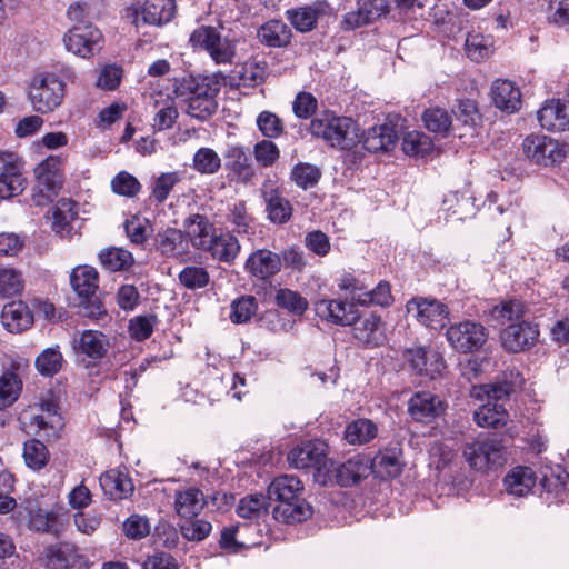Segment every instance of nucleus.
I'll return each mask as SVG.
<instances>
[{"instance_id": "nucleus-16", "label": "nucleus", "mask_w": 569, "mask_h": 569, "mask_svg": "<svg viewBox=\"0 0 569 569\" xmlns=\"http://www.w3.org/2000/svg\"><path fill=\"white\" fill-rule=\"evenodd\" d=\"M110 347L109 338L99 330H83L73 340V350L77 356L82 357L86 367L96 365L108 353Z\"/></svg>"}, {"instance_id": "nucleus-44", "label": "nucleus", "mask_w": 569, "mask_h": 569, "mask_svg": "<svg viewBox=\"0 0 569 569\" xmlns=\"http://www.w3.org/2000/svg\"><path fill=\"white\" fill-rule=\"evenodd\" d=\"M22 457L26 466L33 471L42 470L50 461L47 446L38 439H29L23 443Z\"/></svg>"}, {"instance_id": "nucleus-58", "label": "nucleus", "mask_w": 569, "mask_h": 569, "mask_svg": "<svg viewBox=\"0 0 569 569\" xmlns=\"http://www.w3.org/2000/svg\"><path fill=\"white\" fill-rule=\"evenodd\" d=\"M207 53L217 64H230L236 57V41L219 33Z\"/></svg>"}, {"instance_id": "nucleus-23", "label": "nucleus", "mask_w": 569, "mask_h": 569, "mask_svg": "<svg viewBox=\"0 0 569 569\" xmlns=\"http://www.w3.org/2000/svg\"><path fill=\"white\" fill-rule=\"evenodd\" d=\"M315 310L319 318L337 326H349L357 318L355 303L339 299H321L315 303Z\"/></svg>"}, {"instance_id": "nucleus-47", "label": "nucleus", "mask_w": 569, "mask_h": 569, "mask_svg": "<svg viewBox=\"0 0 569 569\" xmlns=\"http://www.w3.org/2000/svg\"><path fill=\"white\" fill-rule=\"evenodd\" d=\"M274 302L279 308L297 316L303 315L309 307L305 297L288 288H280L276 291Z\"/></svg>"}, {"instance_id": "nucleus-17", "label": "nucleus", "mask_w": 569, "mask_h": 569, "mask_svg": "<svg viewBox=\"0 0 569 569\" xmlns=\"http://www.w3.org/2000/svg\"><path fill=\"white\" fill-rule=\"evenodd\" d=\"M371 458L355 455L345 462L332 465L330 478L340 487H352L370 475Z\"/></svg>"}, {"instance_id": "nucleus-13", "label": "nucleus", "mask_w": 569, "mask_h": 569, "mask_svg": "<svg viewBox=\"0 0 569 569\" xmlns=\"http://www.w3.org/2000/svg\"><path fill=\"white\" fill-rule=\"evenodd\" d=\"M28 97L32 104L59 107L64 97V83L54 74L36 76L29 84Z\"/></svg>"}, {"instance_id": "nucleus-53", "label": "nucleus", "mask_w": 569, "mask_h": 569, "mask_svg": "<svg viewBox=\"0 0 569 569\" xmlns=\"http://www.w3.org/2000/svg\"><path fill=\"white\" fill-rule=\"evenodd\" d=\"M268 497L263 495H248L240 499L237 506V513L244 519H259L267 513Z\"/></svg>"}, {"instance_id": "nucleus-30", "label": "nucleus", "mask_w": 569, "mask_h": 569, "mask_svg": "<svg viewBox=\"0 0 569 569\" xmlns=\"http://www.w3.org/2000/svg\"><path fill=\"white\" fill-rule=\"evenodd\" d=\"M240 250L241 246L238 238L227 232L220 234L216 233L208 244V248L203 251L210 253V256L219 262L232 263L239 256Z\"/></svg>"}, {"instance_id": "nucleus-26", "label": "nucleus", "mask_w": 569, "mask_h": 569, "mask_svg": "<svg viewBox=\"0 0 569 569\" xmlns=\"http://www.w3.org/2000/svg\"><path fill=\"white\" fill-rule=\"evenodd\" d=\"M329 8L326 1H316L310 6L287 10L286 18L297 31L309 32L317 27L319 17L327 13Z\"/></svg>"}, {"instance_id": "nucleus-59", "label": "nucleus", "mask_w": 569, "mask_h": 569, "mask_svg": "<svg viewBox=\"0 0 569 569\" xmlns=\"http://www.w3.org/2000/svg\"><path fill=\"white\" fill-rule=\"evenodd\" d=\"M193 169L202 174H213L221 167L218 153L210 148H200L193 156Z\"/></svg>"}, {"instance_id": "nucleus-40", "label": "nucleus", "mask_w": 569, "mask_h": 569, "mask_svg": "<svg viewBox=\"0 0 569 569\" xmlns=\"http://www.w3.org/2000/svg\"><path fill=\"white\" fill-rule=\"evenodd\" d=\"M99 262L110 272L126 271L134 262L132 253L126 249L110 247L99 252Z\"/></svg>"}, {"instance_id": "nucleus-18", "label": "nucleus", "mask_w": 569, "mask_h": 569, "mask_svg": "<svg viewBox=\"0 0 569 569\" xmlns=\"http://www.w3.org/2000/svg\"><path fill=\"white\" fill-rule=\"evenodd\" d=\"M539 333L537 325L521 321L502 329L500 339L505 350L516 353L533 347L538 341Z\"/></svg>"}, {"instance_id": "nucleus-48", "label": "nucleus", "mask_w": 569, "mask_h": 569, "mask_svg": "<svg viewBox=\"0 0 569 569\" xmlns=\"http://www.w3.org/2000/svg\"><path fill=\"white\" fill-rule=\"evenodd\" d=\"M537 119L548 131L569 130V109H538Z\"/></svg>"}, {"instance_id": "nucleus-41", "label": "nucleus", "mask_w": 569, "mask_h": 569, "mask_svg": "<svg viewBox=\"0 0 569 569\" xmlns=\"http://www.w3.org/2000/svg\"><path fill=\"white\" fill-rule=\"evenodd\" d=\"M77 203L71 199H60L52 211V230L56 233H69L71 222L77 218Z\"/></svg>"}, {"instance_id": "nucleus-43", "label": "nucleus", "mask_w": 569, "mask_h": 569, "mask_svg": "<svg viewBox=\"0 0 569 569\" xmlns=\"http://www.w3.org/2000/svg\"><path fill=\"white\" fill-rule=\"evenodd\" d=\"M267 62L256 58L244 61L237 71V87H256L263 82L267 76Z\"/></svg>"}, {"instance_id": "nucleus-49", "label": "nucleus", "mask_w": 569, "mask_h": 569, "mask_svg": "<svg viewBox=\"0 0 569 569\" xmlns=\"http://www.w3.org/2000/svg\"><path fill=\"white\" fill-rule=\"evenodd\" d=\"M181 181L179 171L162 172L153 181L150 199L157 204H162L169 197L170 192Z\"/></svg>"}, {"instance_id": "nucleus-51", "label": "nucleus", "mask_w": 569, "mask_h": 569, "mask_svg": "<svg viewBox=\"0 0 569 569\" xmlns=\"http://www.w3.org/2000/svg\"><path fill=\"white\" fill-rule=\"evenodd\" d=\"M393 302L391 295V287L389 282L382 280L373 289L358 295L356 303L361 306L377 305L381 307H389Z\"/></svg>"}, {"instance_id": "nucleus-28", "label": "nucleus", "mask_w": 569, "mask_h": 569, "mask_svg": "<svg viewBox=\"0 0 569 569\" xmlns=\"http://www.w3.org/2000/svg\"><path fill=\"white\" fill-rule=\"evenodd\" d=\"M1 321L8 331L19 333L31 327L33 313L26 302L11 301L2 309Z\"/></svg>"}, {"instance_id": "nucleus-45", "label": "nucleus", "mask_w": 569, "mask_h": 569, "mask_svg": "<svg viewBox=\"0 0 569 569\" xmlns=\"http://www.w3.org/2000/svg\"><path fill=\"white\" fill-rule=\"evenodd\" d=\"M377 426L369 419H357L345 430V439L350 445H363L377 436Z\"/></svg>"}, {"instance_id": "nucleus-56", "label": "nucleus", "mask_w": 569, "mask_h": 569, "mask_svg": "<svg viewBox=\"0 0 569 569\" xmlns=\"http://www.w3.org/2000/svg\"><path fill=\"white\" fill-rule=\"evenodd\" d=\"M157 323L158 317L154 313L136 316L129 321L130 337L139 342L144 341L151 337Z\"/></svg>"}, {"instance_id": "nucleus-62", "label": "nucleus", "mask_w": 569, "mask_h": 569, "mask_svg": "<svg viewBox=\"0 0 569 569\" xmlns=\"http://www.w3.org/2000/svg\"><path fill=\"white\" fill-rule=\"evenodd\" d=\"M62 365V355L56 348L43 350L36 359L37 370L47 377L56 375Z\"/></svg>"}, {"instance_id": "nucleus-1", "label": "nucleus", "mask_w": 569, "mask_h": 569, "mask_svg": "<svg viewBox=\"0 0 569 569\" xmlns=\"http://www.w3.org/2000/svg\"><path fill=\"white\" fill-rule=\"evenodd\" d=\"M219 83L213 78H186L180 82L157 83L143 94L144 103L152 107H174L213 99L219 90Z\"/></svg>"}, {"instance_id": "nucleus-11", "label": "nucleus", "mask_w": 569, "mask_h": 569, "mask_svg": "<svg viewBox=\"0 0 569 569\" xmlns=\"http://www.w3.org/2000/svg\"><path fill=\"white\" fill-rule=\"evenodd\" d=\"M34 173L37 183L33 189L32 200L37 206H44L53 201L62 186L59 161L52 157L47 158L37 166Z\"/></svg>"}, {"instance_id": "nucleus-20", "label": "nucleus", "mask_w": 569, "mask_h": 569, "mask_svg": "<svg viewBox=\"0 0 569 569\" xmlns=\"http://www.w3.org/2000/svg\"><path fill=\"white\" fill-rule=\"evenodd\" d=\"M327 456V445L320 440L303 441L293 447L287 460L292 468H319Z\"/></svg>"}, {"instance_id": "nucleus-24", "label": "nucleus", "mask_w": 569, "mask_h": 569, "mask_svg": "<svg viewBox=\"0 0 569 569\" xmlns=\"http://www.w3.org/2000/svg\"><path fill=\"white\" fill-rule=\"evenodd\" d=\"M408 410L413 420L427 423L445 412L446 403L431 392H417L411 397Z\"/></svg>"}, {"instance_id": "nucleus-19", "label": "nucleus", "mask_w": 569, "mask_h": 569, "mask_svg": "<svg viewBox=\"0 0 569 569\" xmlns=\"http://www.w3.org/2000/svg\"><path fill=\"white\" fill-rule=\"evenodd\" d=\"M244 270L252 278L270 281L281 270V257L269 249H257L247 258Z\"/></svg>"}, {"instance_id": "nucleus-46", "label": "nucleus", "mask_w": 569, "mask_h": 569, "mask_svg": "<svg viewBox=\"0 0 569 569\" xmlns=\"http://www.w3.org/2000/svg\"><path fill=\"white\" fill-rule=\"evenodd\" d=\"M432 149V140L421 131H409L402 138V150L409 157H425Z\"/></svg>"}, {"instance_id": "nucleus-52", "label": "nucleus", "mask_w": 569, "mask_h": 569, "mask_svg": "<svg viewBox=\"0 0 569 569\" xmlns=\"http://www.w3.org/2000/svg\"><path fill=\"white\" fill-rule=\"evenodd\" d=\"M422 120L429 131L442 137L448 134L452 126V117L447 109H425Z\"/></svg>"}, {"instance_id": "nucleus-63", "label": "nucleus", "mask_w": 569, "mask_h": 569, "mask_svg": "<svg viewBox=\"0 0 569 569\" xmlns=\"http://www.w3.org/2000/svg\"><path fill=\"white\" fill-rule=\"evenodd\" d=\"M111 189L119 196L133 198L140 192L141 183L131 173L121 171L111 180Z\"/></svg>"}, {"instance_id": "nucleus-31", "label": "nucleus", "mask_w": 569, "mask_h": 569, "mask_svg": "<svg viewBox=\"0 0 569 569\" xmlns=\"http://www.w3.org/2000/svg\"><path fill=\"white\" fill-rule=\"evenodd\" d=\"M537 476L530 467L518 466L508 471L503 478L506 491L516 497L528 495L535 487Z\"/></svg>"}, {"instance_id": "nucleus-33", "label": "nucleus", "mask_w": 569, "mask_h": 569, "mask_svg": "<svg viewBox=\"0 0 569 569\" xmlns=\"http://www.w3.org/2000/svg\"><path fill=\"white\" fill-rule=\"evenodd\" d=\"M206 503L203 492L197 488H188L176 493L174 508L182 518L192 519L197 517Z\"/></svg>"}, {"instance_id": "nucleus-8", "label": "nucleus", "mask_w": 569, "mask_h": 569, "mask_svg": "<svg viewBox=\"0 0 569 569\" xmlns=\"http://www.w3.org/2000/svg\"><path fill=\"white\" fill-rule=\"evenodd\" d=\"M446 337L449 345L460 353H472L482 348L488 330L480 322L463 320L448 327Z\"/></svg>"}, {"instance_id": "nucleus-29", "label": "nucleus", "mask_w": 569, "mask_h": 569, "mask_svg": "<svg viewBox=\"0 0 569 569\" xmlns=\"http://www.w3.org/2000/svg\"><path fill=\"white\" fill-rule=\"evenodd\" d=\"M100 487L103 493L110 500H122L133 492L131 479L117 469H111L102 473L99 478Z\"/></svg>"}, {"instance_id": "nucleus-7", "label": "nucleus", "mask_w": 569, "mask_h": 569, "mask_svg": "<svg viewBox=\"0 0 569 569\" xmlns=\"http://www.w3.org/2000/svg\"><path fill=\"white\" fill-rule=\"evenodd\" d=\"M522 150L531 163L542 167L558 166L567 157L566 144L545 134L527 136L522 141Z\"/></svg>"}, {"instance_id": "nucleus-38", "label": "nucleus", "mask_w": 569, "mask_h": 569, "mask_svg": "<svg viewBox=\"0 0 569 569\" xmlns=\"http://www.w3.org/2000/svg\"><path fill=\"white\" fill-rule=\"evenodd\" d=\"M443 206L459 219L472 217L476 213L475 198L469 188L449 192L443 199Z\"/></svg>"}, {"instance_id": "nucleus-6", "label": "nucleus", "mask_w": 569, "mask_h": 569, "mask_svg": "<svg viewBox=\"0 0 569 569\" xmlns=\"http://www.w3.org/2000/svg\"><path fill=\"white\" fill-rule=\"evenodd\" d=\"M406 128V119L396 112L387 116L386 122L360 132V142L371 152H388L397 143L399 133Z\"/></svg>"}, {"instance_id": "nucleus-36", "label": "nucleus", "mask_w": 569, "mask_h": 569, "mask_svg": "<svg viewBox=\"0 0 569 569\" xmlns=\"http://www.w3.org/2000/svg\"><path fill=\"white\" fill-rule=\"evenodd\" d=\"M224 158L226 167L231 170L240 181L243 183H249L252 181L256 173L250 164L249 157L242 147H229Z\"/></svg>"}, {"instance_id": "nucleus-37", "label": "nucleus", "mask_w": 569, "mask_h": 569, "mask_svg": "<svg viewBox=\"0 0 569 569\" xmlns=\"http://www.w3.org/2000/svg\"><path fill=\"white\" fill-rule=\"evenodd\" d=\"M493 43L495 41L491 36L471 31L466 38V54L471 61L482 62L493 53Z\"/></svg>"}, {"instance_id": "nucleus-15", "label": "nucleus", "mask_w": 569, "mask_h": 569, "mask_svg": "<svg viewBox=\"0 0 569 569\" xmlns=\"http://www.w3.org/2000/svg\"><path fill=\"white\" fill-rule=\"evenodd\" d=\"M24 188L26 178L17 154L0 152V199L13 198Z\"/></svg>"}, {"instance_id": "nucleus-22", "label": "nucleus", "mask_w": 569, "mask_h": 569, "mask_svg": "<svg viewBox=\"0 0 569 569\" xmlns=\"http://www.w3.org/2000/svg\"><path fill=\"white\" fill-rule=\"evenodd\" d=\"M350 326H352L355 339L367 347H378L386 339L381 317L375 312L362 317L357 312V318Z\"/></svg>"}, {"instance_id": "nucleus-54", "label": "nucleus", "mask_w": 569, "mask_h": 569, "mask_svg": "<svg viewBox=\"0 0 569 569\" xmlns=\"http://www.w3.org/2000/svg\"><path fill=\"white\" fill-rule=\"evenodd\" d=\"M59 515L53 510L38 508L29 512V527L38 532H59Z\"/></svg>"}, {"instance_id": "nucleus-39", "label": "nucleus", "mask_w": 569, "mask_h": 569, "mask_svg": "<svg viewBox=\"0 0 569 569\" xmlns=\"http://www.w3.org/2000/svg\"><path fill=\"white\" fill-rule=\"evenodd\" d=\"M473 420L482 428H499L507 423L508 412L502 405L488 401L473 412Z\"/></svg>"}, {"instance_id": "nucleus-25", "label": "nucleus", "mask_w": 569, "mask_h": 569, "mask_svg": "<svg viewBox=\"0 0 569 569\" xmlns=\"http://www.w3.org/2000/svg\"><path fill=\"white\" fill-rule=\"evenodd\" d=\"M183 233L191 246L198 250H204L216 236V227L210 219L200 213H193L183 220Z\"/></svg>"}, {"instance_id": "nucleus-61", "label": "nucleus", "mask_w": 569, "mask_h": 569, "mask_svg": "<svg viewBox=\"0 0 569 569\" xmlns=\"http://www.w3.org/2000/svg\"><path fill=\"white\" fill-rule=\"evenodd\" d=\"M258 303L253 296H242L231 303L230 319L233 323H246L257 312Z\"/></svg>"}, {"instance_id": "nucleus-32", "label": "nucleus", "mask_w": 569, "mask_h": 569, "mask_svg": "<svg viewBox=\"0 0 569 569\" xmlns=\"http://www.w3.org/2000/svg\"><path fill=\"white\" fill-rule=\"evenodd\" d=\"M174 0H144L140 8L142 21L152 26L168 23L174 16Z\"/></svg>"}, {"instance_id": "nucleus-10", "label": "nucleus", "mask_w": 569, "mask_h": 569, "mask_svg": "<svg viewBox=\"0 0 569 569\" xmlns=\"http://www.w3.org/2000/svg\"><path fill=\"white\" fill-rule=\"evenodd\" d=\"M406 310L419 323L433 330L445 328L449 318L447 305L435 298L413 297L407 301Z\"/></svg>"}, {"instance_id": "nucleus-27", "label": "nucleus", "mask_w": 569, "mask_h": 569, "mask_svg": "<svg viewBox=\"0 0 569 569\" xmlns=\"http://www.w3.org/2000/svg\"><path fill=\"white\" fill-rule=\"evenodd\" d=\"M291 28L280 19H271L257 30L258 41L268 48H286L292 40Z\"/></svg>"}, {"instance_id": "nucleus-34", "label": "nucleus", "mask_w": 569, "mask_h": 569, "mask_svg": "<svg viewBox=\"0 0 569 569\" xmlns=\"http://www.w3.org/2000/svg\"><path fill=\"white\" fill-rule=\"evenodd\" d=\"M490 98L495 107H517L522 102L520 88L508 79H496L491 83Z\"/></svg>"}, {"instance_id": "nucleus-57", "label": "nucleus", "mask_w": 569, "mask_h": 569, "mask_svg": "<svg viewBox=\"0 0 569 569\" xmlns=\"http://www.w3.org/2000/svg\"><path fill=\"white\" fill-rule=\"evenodd\" d=\"M181 286L189 290H198L206 288L210 281V274L203 267L188 266L178 274Z\"/></svg>"}, {"instance_id": "nucleus-50", "label": "nucleus", "mask_w": 569, "mask_h": 569, "mask_svg": "<svg viewBox=\"0 0 569 569\" xmlns=\"http://www.w3.org/2000/svg\"><path fill=\"white\" fill-rule=\"evenodd\" d=\"M227 220L232 226L233 232L247 234L251 230L254 219L248 213L246 202L239 200L229 207Z\"/></svg>"}, {"instance_id": "nucleus-42", "label": "nucleus", "mask_w": 569, "mask_h": 569, "mask_svg": "<svg viewBox=\"0 0 569 569\" xmlns=\"http://www.w3.org/2000/svg\"><path fill=\"white\" fill-rule=\"evenodd\" d=\"M183 240V231L176 228H167L156 234L154 246L162 256L176 257L184 251L182 247Z\"/></svg>"}, {"instance_id": "nucleus-14", "label": "nucleus", "mask_w": 569, "mask_h": 569, "mask_svg": "<svg viewBox=\"0 0 569 569\" xmlns=\"http://www.w3.org/2000/svg\"><path fill=\"white\" fill-rule=\"evenodd\" d=\"M260 196L266 204L267 218L274 224L287 223L293 212L290 201L282 196L277 181L267 178L260 187Z\"/></svg>"}, {"instance_id": "nucleus-3", "label": "nucleus", "mask_w": 569, "mask_h": 569, "mask_svg": "<svg viewBox=\"0 0 569 569\" xmlns=\"http://www.w3.org/2000/svg\"><path fill=\"white\" fill-rule=\"evenodd\" d=\"M310 131L341 150H352L360 143L358 123L350 117L336 116L330 109H323L319 116L312 118Z\"/></svg>"}, {"instance_id": "nucleus-21", "label": "nucleus", "mask_w": 569, "mask_h": 569, "mask_svg": "<svg viewBox=\"0 0 569 569\" xmlns=\"http://www.w3.org/2000/svg\"><path fill=\"white\" fill-rule=\"evenodd\" d=\"M44 560L48 569H73L82 567L84 556L74 543L64 541L47 547Z\"/></svg>"}, {"instance_id": "nucleus-64", "label": "nucleus", "mask_w": 569, "mask_h": 569, "mask_svg": "<svg viewBox=\"0 0 569 569\" xmlns=\"http://www.w3.org/2000/svg\"><path fill=\"white\" fill-rule=\"evenodd\" d=\"M23 289L22 274L16 269H0V296L3 298L19 295Z\"/></svg>"}, {"instance_id": "nucleus-12", "label": "nucleus", "mask_w": 569, "mask_h": 569, "mask_svg": "<svg viewBox=\"0 0 569 569\" xmlns=\"http://www.w3.org/2000/svg\"><path fill=\"white\" fill-rule=\"evenodd\" d=\"M102 41V33L93 24L72 26L63 37L67 50L81 58H90L99 52Z\"/></svg>"}, {"instance_id": "nucleus-4", "label": "nucleus", "mask_w": 569, "mask_h": 569, "mask_svg": "<svg viewBox=\"0 0 569 569\" xmlns=\"http://www.w3.org/2000/svg\"><path fill=\"white\" fill-rule=\"evenodd\" d=\"M70 284L78 297L79 313L92 320L108 317L107 309L98 296L99 274L93 267L78 266L70 273Z\"/></svg>"}, {"instance_id": "nucleus-5", "label": "nucleus", "mask_w": 569, "mask_h": 569, "mask_svg": "<svg viewBox=\"0 0 569 569\" xmlns=\"http://www.w3.org/2000/svg\"><path fill=\"white\" fill-rule=\"evenodd\" d=\"M462 457L472 470L487 472L501 468L507 462L508 451L502 438L487 436L466 442Z\"/></svg>"}, {"instance_id": "nucleus-9", "label": "nucleus", "mask_w": 569, "mask_h": 569, "mask_svg": "<svg viewBox=\"0 0 569 569\" xmlns=\"http://www.w3.org/2000/svg\"><path fill=\"white\" fill-rule=\"evenodd\" d=\"M402 358L416 375L430 380L441 377L447 367L440 352L422 346L406 348Z\"/></svg>"}, {"instance_id": "nucleus-35", "label": "nucleus", "mask_w": 569, "mask_h": 569, "mask_svg": "<svg viewBox=\"0 0 569 569\" xmlns=\"http://www.w3.org/2000/svg\"><path fill=\"white\" fill-rule=\"evenodd\" d=\"M400 451L396 448L380 450L371 459L370 472L375 471L381 478H396L401 473Z\"/></svg>"}, {"instance_id": "nucleus-60", "label": "nucleus", "mask_w": 569, "mask_h": 569, "mask_svg": "<svg viewBox=\"0 0 569 569\" xmlns=\"http://www.w3.org/2000/svg\"><path fill=\"white\" fill-rule=\"evenodd\" d=\"M291 180L302 189L313 188L321 178V171L310 163H298L290 174Z\"/></svg>"}, {"instance_id": "nucleus-55", "label": "nucleus", "mask_w": 569, "mask_h": 569, "mask_svg": "<svg viewBox=\"0 0 569 569\" xmlns=\"http://www.w3.org/2000/svg\"><path fill=\"white\" fill-rule=\"evenodd\" d=\"M22 382L17 373L6 372L0 377V410L10 407L19 397Z\"/></svg>"}, {"instance_id": "nucleus-2", "label": "nucleus", "mask_w": 569, "mask_h": 569, "mask_svg": "<svg viewBox=\"0 0 569 569\" xmlns=\"http://www.w3.org/2000/svg\"><path fill=\"white\" fill-rule=\"evenodd\" d=\"M302 482L295 476L277 477L268 487V499L278 501L273 508V517L284 523L302 522L309 519L312 507L302 498Z\"/></svg>"}]
</instances>
